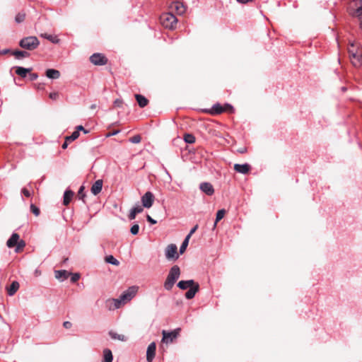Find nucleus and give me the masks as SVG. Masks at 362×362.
<instances>
[{
	"mask_svg": "<svg viewBox=\"0 0 362 362\" xmlns=\"http://www.w3.org/2000/svg\"><path fill=\"white\" fill-rule=\"evenodd\" d=\"M180 276V269L177 265L173 266L167 276L166 280L164 282V288L167 291H170L176 281Z\"/></svg>",
	"mask_w": 362,
	"mask_h": 362,
	"instance_id": "obj_1",
	"label": "nucleus"
},
{
	"mask_svg": "<svg viewBox=\"0 0 362 362\" xmlns=\"http://www.w3.org/2000/svg\"><path fill=\"white\" fill-rule=\"evenodd\" d=\"M40 45V41L35 36H29L23 38L20 42L19 45L23 48L28 50H33L38 47Z\"/></svg>",
	"mask_w": 362,
	"mask_h": 362,
	"instance_id": "obj_2",
	"label": "nucleus"
},
{
	"mask_svg": "<svg viewBox=\"0 0 362 362\" xmlns=\"http://www.w3.org/2000/svg\"><path fill=\"white\" fill-rule=\"evenodd\" d=\"M163 25L167 28L174 29L177 23V18L172 13H164L160 17Z\"/></svg>",
	"mask_w": 362,
	"mask_h": 362,
	"instance_id": "obj_3",
	"label": "nucleus"
},
{
	"mask_svg": "<svg viewBox=\"0 0 362 362\" xmlns=\"http://www.w3.org/2000/svg\"><path fill=\"white\" fill-rule=\"evenodd\" d=\"M165 255L168 260H177L179 258L177 245L175 244L168 245L165 250Z\"/></svg>",
	"mask_w": 362,
	"mask_h": 362,
	"instance_id": "obj_4",
	"label": "nucleus"
},
{
	"mask_svg": "<svg viewBox=\"0 0 362 362\" xmlns=\"http://www.w3.org/2000/svg\"><path fill=\"white\" fill-rule=\"evenodd\" d=\"M180 331V328H177L173 331L167 332L163 330L162 341L166 344L171 343L177 337Z\"/></svg>",
	"mask_w": 362,
	"mask_h": 362,
	"instance_id": "obj_5",
	"label": "nucleus"
},
{
	"mask_svg": "<svg viewBox=\"0 0 362 362\" xmlns=\"http://www.w3.org/2000/svg\"><path fill=\"white\" fill-rule=\"evenodd\" d=\"M90 61L92 64L98 66H103L107 64V58L100 53H94L90 57Z\"/></svg>",
	"mask_w": 362,
	"mask_h": 362,
	"instance_id": "obj_6",
	"label": "nucleus"
},
{
	"mask_svg": "<svg viewBox=\"0 0 362 362\" xmlns=\"http://www.w3.org/2000/svg\"><path fill=\"white\" fill-rule=\"evenodd\" d=\"M138 291V287L133 286L129 287V288L124 291L121 295V299L124 300V302L129 301L134 297Z\"/></svg>",
	"mask_w": 362,
	"mask_h": 362,
	"instance_id": "obj_7",
	"label": "nucleus"
},
{
	"mask_svg": "<svg viewBox=\"0 0 362 362\" xmlns=\"http://www.w3.org/2000/svg\"><path fill=\"white\" fill-rule=\"evenodd\" d=\"M141 203H142V207L145 208H151L154 202V195L151 192H146L142 197H141Z\"/></svg>",
	"mask_w": 362,
	"mask_h": 362,
	"instance_id": "obj_8",
	"label": "nucleus"
},
{
	"mask_svg": "<svg viewBox=\"0 0 362 362\" xmlns=\"http://www.w3.org/2000/svg\"><path fill=\"white\" fill-rule=\"evenodd\" d=\"M19 240V235L18 233H13L10 238L6 242V245L9 248H12L16 245H18V247H23L25 245V243L21 240L20 243H18Z\"/></svg>",
	"mask_w": 362,
	"mask_h": 362,
	"instance_id": "obj_9",
	"label": "nucleus"
},
{
	"mask_svg": "<svg viewBox=\"0 0 362 362\" xmlns=\"http://www.w3.org/2000/svg\"><path fill=\"white\" fill-rule=\"evenodd\" d=\"M156 344L155 342H151L147 347L146 350V361L147 362H153L156 356Z\"/></svg>",
	"mask_w": 362,
	"mask_h": 362,
	"instance_id": "obj_10",
	"label": "nucleus"
},
{
	"mask_svg": "<svg viewBox=\"0 0 362 362\" xmlns=\"http://www.w3.org/2000/svg\"><path fill=\"white\" fill-rule=\"evenodd\" d=\"M170 9L172 11H175L178 15H182L186 11L185 5L180 1L173 2L170 5Z\"/></svg>",
	"mask_w": 362,
	"mask_h": 362,
	"instance_id": "obj_11",
	"label": "nucleus"
},
{
	"mask_svg": "<svg viewBox=\"0 0 362 362\" xmlns=\"http://www.w3.org/2000/svg\"><path fill=\"white\" fill-rule=\"evenodd\" d=\"M226 109L219 103H216L211 107V109L205 110L206 112L211 115H219L225 112Z\"/></svg>",
	"mask_w": 362,
	"mask_h": 362,
	"instance_id": "obj_12",
	"label": "nucleus"
},
{
	"mask_svg": "<svg viewBox=\"0 0 362 362\" xmlns=\"http://www.w3.org/2000/svg\"><path fill=\"white\" fill-rule=\"evenodd\" d=\"M199 189L208 196H211L214 193L213 185L209 182H202L199 185Z\"/></svg>",
	"mask_w": 362,
	"mask_h": 362,
	"instance_id": "obj_13",
	"label": "nucleus"
},
{
	"mask_svg": "<svg viewBox=\"0 0 362 362\" xmlns=\"http://www.w3.org/2000/svg\"><path fill=\"white\" fill-rule=\"evenodd\" d=\"M199 290V285L198 283L194 284V286H191L189 289L185 293V296L187 299L190 300L192 299L196 293Z\"/></svg>",
	"mask_w": 362,
	"mask_h": 362,
	"instance_id": "obj_14",
	"label": "nucleus"
},
{
	"mask_svg": "<svg viewBox=\"0 0 362 362\" xmlns=\"http://www.w3.org/2000/svg\"><path fill=\"white\" fill-rule=\"evenodd\" d=\"M250 168H251V167L248 163H244V164L235 163L234 165V170L236 172L242 173V174H247L250 171Z\"/></svg>",
	"mask_w": 362,
	"mask_h": 362,
	"instance_id": "obj_15",
	"label": "nucleus"
},
{
	"mask_svg": "<svg viewBox=\"0 0 362 362\" xmlns=\"http://www.w3.org/2000/svg\"><path fill=\"white\" fill-rule=\"evenodd\" d=\"M103 182L102 180H98L94 182L90 189L93 194L97 195L101 192L103 188Z\"/></svg>",
	"mask_w": 362,
	"mask_h": 362,
	"instance_id": "obj_16",
	"label": "nucleus"
},
{
	"mask_svg": "<svg viewBox=\"0 0 362 362\" xmlns=\"http://www.w3.org/2000/svg\"><path fill=\"white\" fill-rule=\"evenodd\" d=\"M55 278L59 281H64L71 274L70 272L66 270H56L54 271Z\"/></svg>",
	"mask_w": 362,
	"mask_h": 362,
	"instance_id": "obj_17",
	"label": "nucleus"
},
{
	"mask_svg": "<svg viewBox=\"0 0 362 362\" xmlns=\"http://www.w3.org/2000/svg\"><path fill=\"white\" fill-rule=\"evenodd\" d=\"M196 282L193 279L189 280H182L177 283V287L181 290H186L187 288H189L191 286H194Z\"/></svg>",
	"mask_w": 362,
	"mask_h": 362,
	"instance_id": "obj_18",
	"label": "nucleus"
},
{
	"mask_svg": "<svg viewBox=\"0 0 362 362\" xmlns=\"http://www.w3.org/2000/svg\"><path fill=\"white\" fill-rule=\"evenodd\" d=\"M144 211V209L139 204H136L134 207L132 208L129 214V220H133L136 218L137 214L141 213Z\"/></svg>",
	"mask_w": 362,
	"mask_h": 362,
	"instance_id": "obj_19",
	"label": "nucleus"
},
{
	"mask_svg": "<svg viewBox=\"0 0 362 362\" xmlns=\"http://www.w3.org/2000/svg\"><path fill=\"white\" fill-rule=\"evenodd\" d=\"M113 355L110 349L105 348L103 351V359L101 362H112Z\"/></svg>",
	"mask_w": 362,
	"mask_h": 362,
	"instance_id": "obj_20",
	"label": "nucleus"
},
{
	"mask_svg": "<svg viewBox=\"0 0 362 362\" xmlns=\"http://www.w3.org/2000/svg\"><path fill=\"white\" fill-rule=\"evenodd\" d=\"M16 74L22 78H25L32 70L30 68H24L22 66H16Z\"/></svg>",
	"mask_w": 362,
	"mask_h": 362,
	"instance_id": "obj_21",
	"label": "nucleus"
},
{
	"mask_svg": "<svg viewBox=\"0 0 362 362\" xmlns=\"http://www.w3.org/2000/svg\"><path fill=\"white\" fill-rule=\"evenodd\" d=\"M19 288V283L14 281L11 283L10 286L7 288V293L9 296H13Z\"/></svg>",
	"mask_w": 362,
	"mask_h": 362,
	"instance_id": "obj_22",
	"label": "nucleus"
},
{
	"mask_svg": "<svg viewBox=\"0 0 362 362\" xmlns=\"http://www.w3.org/2000/svg\"><path fill=\"white\" fill-rule=\"evenodd\" d=\"M46 76L51 79H57L60 76V72L54 69H48L46 71Z\"/></svg>",
	"mask_w": 362,
	"mask_h": 362,
	"instance_id": "obj_23",
	"label": "nucleus"
},
{
	"mask_svg": "<svg viewBox=\"0 0 362 362\" xmlns=\"http://www.w3.org/2000/svg\"><path fill=\"white\" fill-rule=\"evenodd\" d=\"M135 98L140 107H144L148 105V100L144 95L140 94H136Z\"/></svg>",
	"mask_w": 362,
	"mask_h": 362,
	"instance_id": "obj_24",
	"label": "nucleus"
},
{
	"mask_svg": "<svg viewBox=\"0 0 362 362\" xmlns=\"http://www.w3.org/2000/svg\"><path fill=\"white\" fill-rule=\"evenodd\" d=\"M74 194V192H72L70 189H66L64 192V200H63L64 205L67 206L70 203V202H71Z\"/></svg>",
	"mask_w": 362,
	"mask_h": 362,
	"instance_id": "obj_25",
	"label": "nucleus"
},
{
	"mask_svg": "<svg viewBox=\"0 0 362 362\" xmlns=\"http://www.w3.org/2000/svg\"><path fill=\"white\" fill-rule=\"evenodd\" d=\"M41 37L48 40L49 41L52 42L54 44H58L60 41V40L58 38L56 35H49L47 33H44L41 35Z\"/></svg>",
	"mask_w": 362,
	"mask_h": 362,
	"instance_id": "obj_26",
	"label": "nucleus"
},
{
	"mask_svg": "<svg viewBox=\"0 0 362 362\" xmlns=\"http://www.w3.org/2000/svg\"><path fill=\"white\" fill-rule=\"evenodd\" d=\"M109 335L113 339H117L122 341H126L127 340V337L123 334H119L114 332H110Z\"/></svg>",
	"mask_w": 362,
	"mask_h": 362,
	"instance_id": "obj_27",
	"label": "nucleus"
},
{
	"mask_svg": "<svg viewBox=\"0 0 362 362\" xmlns=\"http://www.w3.org/2000/svg\"><path fill=\"white\" fill-rule=\"evenodd\" d=\"M13 54L16 59H20L23 57H28L30 56V53L26 51L16 50L13 52Z\"/></svg>",
	"mask_w": 362,
	"mask_h": 362,
	"instance_id": "obj_28",
	"label": "nucleus"
},
{
	"mask_svg": "<svg viewBox=\"0 0 362 362\" xmlns=\"http://www.w3.org/2000/svg\"><path fill=\"white\" fill-rule=\"evenodd\" d=\"M226 214V211L224 209H220L217 211L216 216V220L213 226V229H214L216 227L217 223L221 221L224 215Z\"/></svg>",
	"mask_w": 362,
	"mask_h": 362,
	"instance_id": "obj_29",
	"label": "nucleus"
},
{
	"mask_svg": "<svg viewBox=\"0 0 362 362\" xmlns=\"http://www.w3.org/2000/svg\"><path fill=\"white\" fill-rule=\"evenodd\" d=\"M189 236H186L185 238L184 239L181 246L180 247L179 252L180 255L183 254L185 252V251L186 250V248L189 244Z\"/></svg>",
	"mask_w": 362,
	"mask_h": 362,
	"instance_id": "obj_30",
	"label": "nucleus"
},
{
	"mask_svg": "<svg viewBox=\"0 0 362 362\" xmlns=\"http://www.w3.org/2000/svg\"><path fill=\"white\" fill-rule=\"evenodd\" d=\"M195 136L192 134H185L184 135V141L187 144H194L195 142Z\"/></svg>",
	"mask_w": 362,
	"mask_h": 362,
	"instance_id": "obj_31",
	"label": "nucleus"
},
{
	"mask_svg": "<svg viewBox=\"0 0 362 362\" xmlns=\"http://www.w3.org/2000/svg\"><path fill=\"white\" fill-rule=\"evenodd\" d=\"M105 262L108 264L118 266L119 264V262L112 255H109L105 257Z\"/></svg>",
	"mask_w": 362,
	"mask_h": 362,
	"instance_id": "obj_32",
	"label": "nucleus"
},
{
	"mask_svg": "<svg viewBox=\"0 0 362 362\" xmlns=\"http://www.w3.org/2000/svg\"><path fill=\"white\" fill-rule=\"evenodd\" d=\"M79 136V132L78 131H74L71 135L66 136V141H73L76 140Z\"/></svg>",
	"mask_w": 362,
	"mask_h": 362,
	"instance_id": "obj_33",
	"label": "nucleus"
},
{
	"mask_svg": "<svg viewBox=\"0 0 362 362\" xmlns=\"http://www.w3.org/2000/svg\"><path fill=\"white\" fill-rule=\"evenodd\" d=\"M139 226L138 224H134L131 228H130V233L134 235H136L138 234L139 233Z\"/></svg>",
	"mask_w": 362,
	"mask_h": 362,
	"instance_id": "obj_34",
	"label": "nucleus"
},
{
	"mask_svg": "<svg viewBox=\"0 0 362 362\" xmlns=\"http://www.w3.org/2000/svg\"><path fill=\"white\" fill-rule=\"evenodd\" d=\"M85 187L81 186L78 191V196L80 199L83 200L84 197H86L85 192H84Z\"/></svg>",
	"mask_w": 362,
	"mask_h": 362,
	"instance_id": "obj_35",
	"label": "nucleus"
},
{
	"mask_svg": "<svg viewBox=\"0 0 362 362\" xmlns=\"http://www.w3.org/2000/svg\"><path fill=\"white\" fill-rule=\"evenodd\" d=\"M360 6L356 9L355 15L359 18L362 17V0H360Z\"/></svg>",
	"mask_w": 362,
	"mask_h": 362,
	"instance_id": "obj_36",
	"label": "nucleus"
},
{
	"mask_svg": "<svg viewBox=\"0 0 362 362\" xmlns=\"http://www.w3.org/2000/svg\"><path fill=\"white\" fill-rule=\"evenodd\" d=\"M30 210L36 216H37L40 213V209L33 204H30Z\"/></svg>",
	"mask_w": 362,
	"mask_h": 362,
	"instance_id": "obj_37",
	"label": "nucleus"
},
{
	"mask_svg": "<svg viewBox=\"0 0 362 362\" xmlns=\"http://www.w3.org/2000/svg\"><path fill=\"white\" fill-rule=\"evenodd\" d=\"M141 136L140 135H135L129 139L130 142L133 144H139L141 141Z\"/></svg>",
	"mask_w": 362,
	"mask_h": 362,
	"instance_id": "obj_38",
	"label": "nucleus"
},
{
	"mask_svg": "<svg viewBox=\"0 0 362 362\" xmlns=\"http://www.w3.org/2000/svg\"><path fill=\"white\" fill-rule=\"evenodd\" d=\"M71 283H76L80 279V274L78 273L71 274Z\"/></svg>",
	"mask_w": 362,
	"mask_h": 362,
	"instance_id": "obj_39",
	"label": "nucleus"
},
{
	"mask_svg": "<svg viewBox=\"0 0 362 362\" xmlns=\"http://www.w3.org/2000/svg\"><path fill=\"white\" fill-rule=\"evenodd\" d=\"M223 107L226 109L225 112L227 111V112H229L230 113L234 112V107L230 104L226 103L224 105V106H223Z\"/></svg>",
	"mask_w": 362,
	"mask_h": 362,
	"instance_id": "obj_40",
	"label": "nucleus"
},
{
	"mask_svg": "<svg viewBox=\"0 0 362 362\" xmlns=\"http://www.w3.org/2000/svg\"><path fill=\"white\" fill-rule=\"evenodd\" d=\"M114 302H115V308H119L120 305L122 303H125L124 301V300H122L121 299V296H119V298H117V299H113Z\"/></svg>",
	"mask_w": 362,
	"mask_h": 362,
	"instance_id": "obj_41",
	"label": "nucleus"
},
{
	"mask_svg": "<svg viewBox=\"0 0 362 362\" xmlns=\"http://www.w3.org/2000/svg\"><path fill=\"white\" fill-rule=\"evenodd\" d=\"M24 19H25V14H21V13H18L15 18V20L18 23L23 22L24 21Z\"/></svg>",
	"mask_w": 362,
	"mask_h": 362,
	"instance_id": "obj_42",
	"label": "nucleus"
},
{
	"mask_svg": "<svg viewBox=\"0 0 362 362\" xmlns=\"http://www.w3.org/2000/svg\"><path fill=\"white\" fill-rule=\"evenodd\" d=\"M21 192L22 194L25 196L26 197H30L31 194L30 192V191L28 189H27L26 188H23L21 189Z\"/></svg>",
	"mask_w": 362,
	"mask_h": 362,
	"instance_id": "obj_43",
	"label": "nucleus"
},
{
	"mask_svg": "<svg viewBox=\"0 0 362 362\" xmlns=\"http://www.w3.org/2000/svg\"><path fill=\"white\" fill-rule=\"evenodd\" d=\"M197 228H198V225L197 224L190 230L189 233L187 235V236H189V239L192 235V234H194L195 233V231L197 230Z\"/></svg>",
	"mask_w": 362,
	"mask_h": 362,
	"instance_id": "obj_44",
	"label": "nucleus"
},
{
	"mask_svg": "<svg viewBox=\"0 0 362 362\" xmlns=\"http://www.w3.org/2000/svg\"><path fill=\"white\" fill-rule=\"evenodd\" d=\"M29 78L30 81H35L38 78V74L36 73H30L29 75Z\"/></svg>",
	"mask_w": 362,
	"mask_h": 362,
	"instance_id": "obj_45",
	"label": "nucleus"
},
{
	"mask_svg": "<svg viewBox=\"0 0 362 362\" xmlns=\"http://www.w3.org/2000/svg\"><path fill=\"white\" fill-rule=\"evenodd\" d=\"M122 100H120V99H116L115 101H114V105L115 107H122Z\"/></svg>",
	"mask_w": 362,
	"mask_h": 362,
	"instance_id": "obj_46",
	"label": "nucleus"
},
{
	"mask_svg": "<svg viewBox=\"0 0 362 362\" xmlns=\"http://www.w3.org/2000/svg\"><path fill=\"white\" fill-rule=\"evenodd\" d=\"M76 131H78V132H79V131H83L85 134H88L89 132V131L84 129V127L82 125L78 126L76 127Z\"/></svg>",
	"mask_w": 362,
	"mask_h": 362,
	"instance_id": "obj_47",
	"label": "nucleus"
},
{
	"mask_svg": "<svg viewBox=\"0 0 362 362\" xmlns=\"http://www.w3.org/2000/svg\"><path fill=\"white\" fill-rule=\"evenodd\" d=\"M146 220L148 221V222H149L151 224H156V221L154 220L153 218H151V216L149 215H147L146 216Z\"/></svg>",
	"mask_w": 362,
	"mask_h": 362,
	"instance_id": "obj_48",
	"label": "nucleus"
},
{
	"mask_svg": "<svg viewBox=\"0 0 362 362\" xmlns=\"http://www.w3.org/2000/svg\"><path fill=\"white\" fill-rule=\"evenodd\" d=\"M63 326L64 328L66 329H70L72 326V324L71 322H69V321H65L64 323H63Z\"/></svg>",
	"mask_w": 362,
	"mask_h": 362,
	"instance_id": "obj_49",
	"label": "nucleus"
},
{
	"mask_svg": "<svg viewBox=\"0 0 362 362\" xmlns=\"http://www.w3.org/2000/svg\"><path fill=\"white\" fill-rule=\"evenodd\" d=\"M58 97V94L57 93H51L49 94V98L52 100H56Z\"/></svg>",
	"mask_w": 362,
	"mask_h": 362,
	"instance_id": "obj_50",
	"label": "nucleus"
},
{
	"mask_svg": "<svg viewBox=\"0 0 362 362\" xmlns=\"http://www.w3.org/2000/svg\"><path fill=\"white\" fill-rule=\"evenodd\" d=\"M351 56L353 58L356 59L358 61H360L361 59V56L357 54L356 53H351Z\"/></svg>",
	"mask_w": 362,
	"mask_h": 362,
	"instance_id": "obj_51",
	"label": "nucleus"
},
{
	"mask_svg": "<svg viewBox=\"0 0 362 362\" xmlns=\"http://www.w3.org/2000/svg\"><path fill=\"white\" fill-rule=\"evenodd\" d=\"M9 52H10V49H2V50H0V54H1V55L6 54Z\"/></svg>",
	"mask_w": 362,
	"mask_h": 362,
	"instance_id": "obj_52",
	"label": "nucleus"
},
{
	"mask_svg": "<svg viewBox=\"0 0 362 362\" xmlns=\"http://www.w3.org/2000/svg\"><path fill=\"white\" fill-rule=\"evenodd\" d=\"M247 151V148L245 147H243L240 149L238 150V152H239L240 153H245Z\"/></svg>",
	"mask_w": 362,
	"mask_h": 362,
	"instance_id": "obj_53",
	"label": "nucleus"
},
{
	"mask_svg": "<svg viewBox=\"0 0 362 362\" xmlns=\"http://www.w3.org/2000/svg\"><path fill=\"white\" fill-rule=\"evenodd\" d=\"M237 1L240 4H246L250 1H252V0H237Z\"/></svg>",
	"mask_w": 362,
	"mask_h": 362,
	"instance_id": "obj_54",
	"label": "nucleus"
},
{
	"mask_svg": "<svg viewBox=\"0 0 362 362\" xmlns=\"http://www.w3.org/2000/svg\"><path fill=\"white\" fill-rule=\"evenodd\" d=\"M68 142L69 141H66V139L64 143L62 144V148H64V149L66 148L67 146H68Z\"/></svg>",
	"mask_w": 362,
	"mask_h": 362,
	"instance_id": "obj_55",
	"label": "nucleus"
},
{
	"mask_svg": "<svg viewBox=\"0 0 362 362\" xmlns=\"http://www.w3.org/2000/svg\"><path fill=\"white\" fill-rule=\"evenodd\" d=\"M40 274H41V272H40V270H38V269H35V275L36 276H40Z\"/></svg>",
	"mask_w": 362,
	"mask_h": 362,
	"instance_id": "obj_56",
	"label": "nucleus"
},
{
	"mask_svg": "<svg viewBox=\"0 0 362 362\" xmlns=\"http://www.w3.org/2000/svg\"><path fill=\"white\" fill-rule=\"evenodd\" d=\"M95 107H96V105H95V104H93V105H91V106H90V108H91V109H95Z\"/></svg>",
	"mask_w": 362,
	"mask_h": 362,
	"instance_id": "obj_57",
	"label": "nucleus"
},
{
	"mask_svg": "<svg viewBox=\"0 0 362 362\" xmlns=\"http://www.w3.org/2000/svg\"><path fill=\"white\" fill-rule=\"evenodd\" d=\"M360 26H361V28L362 29V21H361Z\"/></svg>",
	"mask_w": 362,
	"mask_h": 362,
	"instance_id": "obj_58",
	"label": "nucleus"
},
{
	"mask_svg": "<svg viewBox=\"0 0 362 362\" xmlns=\"http://www.w3.org/2000/svg\"><path fill=\"white\" fill-rule=\"evenodd\" d=\"M346 90V88L345 87H343V88H342V90H344H344Z\"/></svg>",
	"mask_w": 362,
	"mask_h": 362,
	"instance_id": "obj_59",
	"label": "nucleus"
},
{
	"mask_svg": "<svg viewBox=\"0 0 362 362\" xmlns=\"http://www.w3.org/2000/svg\"><path fill=\"white\" fill-rule=\"evenodd\" d=\"M117 133V132H113L112 135H115Z\"/></svg>",
	"mask_w": 362,
	"mask_h": 362,
	"instance_id": "obj_60",
	"label": "nucleus"
}]
</instances>
